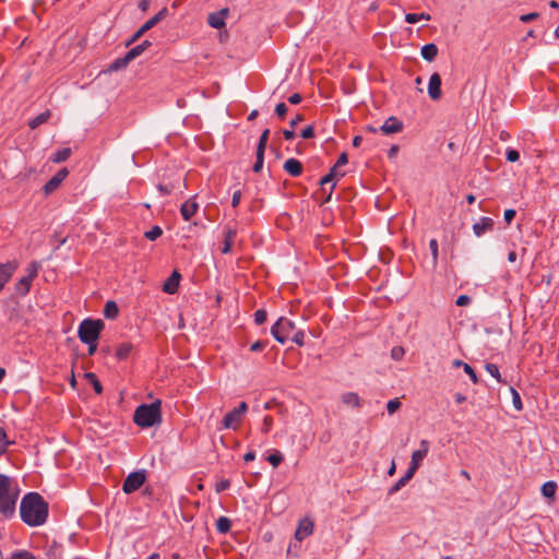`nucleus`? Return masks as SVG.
<instances>
[{
  "label": "nucleus",
  "mask_w": 559,
  "mask_h": 559,
  "mask_svg": "<svg viewBox=\"0 0 559 559\" xmlns=\"http://www.w3.org/2000/svg\"><path fill=\"white\" fill-rule=\"evenodd\" d=\"M160 405L162 402L159 400H156L151 404H142L138 406L133 415L134 423L142 428H148L160 424Z\"/></svg>",
  "instance_id": "7ed1b4c3"
},
{
  "label": "nucleus",
  "mask_w": 559,
  "mask_h": 559,
  "mask_svg": "<svg viewBox=\"0 0 559 559\" xmlns=\"http://www.w3.org/2000/svg\"><path fill=\"white\" fill-rule=\"evenodd\" d=\"M301 138L304 139H311L314 136V129L312 126H308L306 127L302 131H301Z\"/></svg>",
  "instance_id": "bf43d9fd"
},
{
  "label": "nucleus",
  "mask_w": 559,
  "mask_h": 559,
  "mask_svg": "<svg viewBox=\"0 0 559 559\" xmlns=\"http://www.w3.org/2000/svg\"><path fill=\"white\" fill-rule=\"evenodd\" d=\"M130 62H131V60L128 58L127 55H124L123 57L118 58L115 61H112L108 67V71L109 72L119 71L121 69H124Z\"/></svg>",
  "instance_id": "cd10ccee"
},
{
  "label": "nucleus",
  "mask_w": 559,
  "mask_h": 559,
  "mask_svg": "<svg viewBox=\"0 0 559 559\" xmlns=\"http://www.w3.org/2000/svg\"><path fill=\"white\" fill-rule=\"evenodd\" d=\"M283 167L293 177H298L302 173V164L296 158H288Z\"/></svg>",
  "instance_id": "aec40b11"
},
{
  "label": "nucleus",
  "mask_w": 559,
  "mask_h": 559,
  "mask_svg": "<svg viewBox=\"0 0 559 559\" xmlns=\"http://www.w3.org/2000/svg\"><path fill=\"white\" fill-rule=\"evenodd\" d=\"M40 267H41V265L39 262H37V261L31 262L26 269V271H27L26 276L34 280L35 277H37Z\"/></svg>",
  "instance_id": "c9c22d12"
},
{
  "label": "nucleus",
  "mask_w": 559,
  "mask_h": 559,
  "mask_svg": "<svg viewBox=\"0 0 559 559\" xmlns=\"http://www.w3.org/2000/svg\"><path fill=\"white\" fill-rule=\"evenodd\" d=\"M511 393L514 408L521 411L523 405L519 392L515 389L511 388Z\"/></svg>",
  "instance_id": "a18cd8bd"
},
{
  "label": "nucleus",
  "mask_w": 559,
  "mask_h": 559,
  "mask_svg": "<svg viewBox=\"0 0 559 559\" xmlns=\"http://www.w3.org/2000/svg\"><path fill=\"white\" fill-rule=\"evenodd\" d=\"M228 13L227 9H223L218 12L211 13L207 17V23L211 27L219 29L225 26V17Z\"/></svg>",
  "instance_id": "dca6fc26"
},
{
  "label": "nucleus",
  "mask_w": 559,
  "mask_h": 559,
  "mask_svg": "<svg viewBox=\"0 0 559 559\" xmlns=\"http://www.w3.org/2000/svg\"><path fill=\"white\" fill-rule=\"evenodd\" d=\"M415 472L409 467L404 476H402L390 489L389 495H393L397 492L402 487H404L414 476Z\"/></svg>",
  "instance_id": "5701e85b"
},
{
  "label": "nucleus",
  "mask_w": 559,
  "mask_h": 559,
  "mask_svg": "<svg viewBox=\"0 0 559 559\" xmlns=\"http://www.w3.org/2000/svg\"><path fill=\"white\" fill-rule=\"evenodd\" d=\"M266 460L273 467H277L284 460L283 454L278 450H274Z\"/></svg>",
  "instance_id": "f704fd0d"
},
{
  "label": "nucleus",
  "mask_w": 559,
  "mask_h": 559,
  "mask_svg": "<svg viewBox=\"0 0 559 559\" xmlns=\"http://www.w3.org/2000/svg\"><path fill=\"white\" fill-rule=\"evenodd\" d=\"M301 99H302V97H301V95H300V94H298V93H295V94H293V95H290V96L288 97V102H289L290 104H294V105L299 104V103L301 102Z\"/></svg>",
  "instance_id": "69168bd1"
},
{
  "label": "nucleus",
  "mask_w": 559,
  "mask_h": 559,
  "mask_svg": "<svg viewBox=\"0 0 559 559\" xmlns=\"http://www.w3.org/2000/svg\"><path fill=\"white\" fill-rule=\"evenodd\" d=\"M421 57L431 62L436 59L438 55V47L435 44H427L421 47Z\"/></svg>",
  "instance_id": "393cba45"
},
{
  "label": "nucleus",
  "mask_w": 559,
  "mask_h": 559,
  "mask_svg": "<svg viewBox=\"0 0 559 559\" xmlns=\"http://www.w3.org/2000/svg\"><path fill=\"white\" fill-rule=\"evenodd\" d=\"M342 402L345 405L359 408L361 406L360 397L355 392H347L341 396Z\"/></svg>",
  "instance_id": "b1692460"
},
{
  "label": "nucleus",
  "mask_w": 559,
  "mask_h": 559,
  "mask_svg": "<svg viewBox=\"0 0 559 559\" xmlns=\"http://www.w3.org/2000/svg\"><path fill=\"white\" fill-rule=\"evenodd\" d=\"M69 171L67 168L60 169L55 176H52L43 187V191L46 195H49L56 191L61 182L68 177Z\"/></svg>",
  "instance_id": "1a4fd4ad"
},
{
  "label": "nucleus",
  "mask_w": 559,
  "mask_h": 559,
  "mask_svg": "<svg viewBox=\"0 0 559 559\" xmlns=\"http://www.w3.org/2000/svg\"><path fill=\"white\" fill-rule=\"evenodd\" d=\"M404 348L401 347V346H396V347H393L392 350H391V357L395 360H400L402 359V357L404 356Z\"/></svg>",
  "instance_id": "603ef678"
},
{
  "label": "nucleus",
  "mask_w": 559,
  "mask_h": 559,
  "mask_svg": "<svg viewBox=\"0 0 559 559\" xmlns=\"http://www.w3.org/2000/svg\"><path fill=\"white\" fill-rule=\"evenodd\" d=\"M269 135H270V130L265 129L262 132L261 136H260L257 151L263 152V153L265 152V147H266V144H267Z\"/></svg>",
  "instance_id": "58836bf2"
},
{
  "label": "nucleus",
  "mask_w": 559,
  "mask_h": 559,
  "mask_svg": "<svg viewBox=\"0 0 559 559\" xmlns=\"http://www.w3.org/2000/svg\"><path fill=\"white\" fill-rule=\"evenodd\" d=\"M241 417L242 415H240L239 412L231 409L224 416L222 425L225 429H236L241 420Z\"/></svg>",
  "instance_id": "a211bd4d"
},
{
  "label": "nucleus",
  "mask_w": 559,
  "mask_h": 559,
  "mask_svg": "<svg viewBox=\"0 0 559 559\" xmlns=\"http://www.w3.org/2000/svg\"><path fill=\"white\" fill-rule=\"evenodd\" d=\"M485 369L489 374H491L493 378H496L498 382H502L501 374L499 372V368L497 365L486 364Z\"/></svg>",
  "instance_id": "ea45409f"
},
{
  "label": "nucleus",
  "mask_w": 559,
  "mask_h": 559,
  "mask_svg": "<svg viewBox=\"0 0 559 559\" xmlns=\"http://www.w3.org/2000/svg\"><path fill=\"white\" fill-rule=\"evenodd\" d=\"M181 275L178 271H174L163 285V290L167 294H175L178 290Z\"/></svg>",
  "instance_id": "6ab92c4d"
},
{
  "label": "nucleus",
  "mask_w": 559,
  "mask_h": 559,
  "mask_svg": "<svg viewBox=\"0 0 559 559\" xmlns=\"http://www.w3.org/2000/svg\"><path fill=\"white\" fill-rule=\"evenodd\" d=\"M103 329L104 322L102 320L85 319L79 325L78 335L82 343H95L98 341Z\"/></svg>",
  "instance_id": "20e7f679"
},
{
  "label": "nucleus",
  "mask_w": 559,
  "mask_h": 559,
  "mask_svg": "<svg viewBox=\"0 0 559 559\" xmlns=\"http://www.w3.org/2000/svg\"><path fill=\"white\" fill-rule=\"evenodd\" d=\"M338 168L340 167H336V165H334L331 168L330 173L320 179V186L322 187L323 191H324V186L328 185V183H331L330 192L323 199L322 203H326V202H329L331 200L332 192H333V190H334V188L336 186L335 179L336 178H342V177L345 176V173L344 171H340Z\"/></svg>",
  "instance_id": "6e6552de"
},
{
  "label": "nucleus",
  "mask_w": 559,
  "mask_h": 559,
  "mask_svg": "<svg viewBox=\"0 0 559 559\" xmlns=\"http://www.w3.org/2000/svg\"><path fill=\"white\" fill-rule=\"evenodd\" d=\"M230 486V481L228 479H222L215 485L216 492H222L226 489H228Z\"/></svg>",
  "instance_id": "5fc2aeb1"
},
{
  "label": "nucleus",
  "mask_w": 559,
  "mask_h": 559,
  "mask_svg": "<svg viewBox=\"0 0 559 559\" xmlns=\"http://www.w3.org/2000/svg\"><path fill=\"white\" fill-rule=\"evenodd\" d=\"M167 13V9H162L158 13H156L153 17L147 20L134 34L133 36L127 41V46L132 45L136 40H139L147 31L153 28L159 21H162Z\"/></svg>",
  "instance_id": "0eeeda50"
},
{
  "label": "nucleus",
  "mask_w": 559,
  "mask_h": 559,
  "mask_svg": "<svg viewBox=\"0 0 559 559\" xmlns=\"http://www.w3.org/2000/svg\"><path fill=\"white\" fill-rule=\"evenodd\" d=\"M266 320V311L263 310V309H259L254 312V322L258 324V325H261L265 322Z\"/></svg>",
  "instance_id": "09e8293b"
},
{
  "label": "nucleus",
  "mask_w": 559,
  "mask_h": 559,
  "mask_svg": "<svg viewBox=\"0 0 559 559\" xmlns=\"http://www.w3.org/2000/svg\"><path fill=\"white\" fill-rule=\"evenodd\" d=\"M429 248H430L431 255H432V263H433V265H437V263H438V255H439L437 239H431L429 241Z\"/></svg>",
  "instance_id": "a19ab883"
},
{
  "label": "nucleus",
  "mask_w": 559,
  "mask_h": 559,
  "mask_svg": "<svg viewBox=\"0 0 559 559\" xmlns=\"http://www.w3.org/2000/svg\"><path fill=\"white\" fill-rule=\"evenodd\" d=\"M428 94L433 100H437L441 97V78L438 73L431 74L429 79Z\"/></svg>",
  "instance_id": "ddd939ff"
},
{
  "label": "nucleus",
  "mask_w": 559,
  "mask_h": 559,
  "mask_svg": "<svg viewBox=\"0 0 559 559\" xmlns=\"http://www.w3.org/2000/svg\"><path fill=\"white\" fill-rule=\"evenodd\" d=\"M157 190L159 191V193L162 195H168L171 193V188H169L168 186H164V185H158Z\"/></svg>",
  "instance_id": "338daca9"
},
{
  "label": "nucleus",
  "mask_w": 559,
  "mask_h": 559,
  "mask_svg": "<svg viewBox=\"0 0 559 559\" xmlns=\"http://www.w3.org/2000/svg\"><path fill=\"white\" fill-rule=\"evenodd\" d=\"M515 210H512V209H508L504 211V221L507 224H510L512 222V219L515 217Z\"/></svg>",
  "instance_id": "680f3d73"
},
{
  "label": "nucleus",
  "mask_w": 559,
  "mask_h": 559,
  "mask_svg": "<svg viewBox=\"0 0 559 559\" xmlns=\"http://www.w3.org/2000/svg\"><path fill=\"white\" fill-rule=\"evenodd\" d=\"M428 451H429V442L427 440H421L420 449L414 451L412 454V461H411V465H409V468L412 471H414V472L417 471L421 461L426 457Z\"/></svg>",
  "instance_id": "f8f14e48"
},
{
  "label": "nucleus",
  "mask_w": 559,
  "mask_h": 559,
  "mask_svg": "<svg viewBox=\"0 0 559 559\" xmlns=\"http://www.w3.org/2000/svg\"><path fill=\"white\" fill-rule=\"evenodd\" d=\"M199 204L195 201V197L187 200L180 206V213L185 221H189L198 211Z\"/></svg>",
  "instance_id": "2eb2a0df"
},
{
  "label": "nucleus",
  "mask_w": 559,
  "mask_h": 559,
  "mask_svg": "<svg viewBox=\"0 0 559 559\" xmlns=\"http://www.w3.org/2000/svg\"><path fill=\"white\" fill-rule=\"evenodd\" d=\"M10 559H36L33 554L26 550L14 552Z\"/></svg>",
  "instance_id": "49530a36"
},
{
  "label": "nucleus",
  "mask_w": 559,
  "mask_h": 559,
  "mask_svg": "<svg viewBox=\"0 0 559 559\" xmlns=\"http://www.w3.org/2000/svg\"><path fill=\"white\" fill-rule=\"evenodd\" d=\"M493 228V219L490 217H481L473 225V231L477 237L483 236L486 231Z\"/></svg>",
  "instance_id": "f3484780"
},
{
  "label": "nucleus",
  "mask_w": 559,
  "mask_h": 559,
  "mask_svg": "<svg viewBox=\"0 0 559 559\" xmlns=\"http://www.w3.org/2000/svg\"><path fill=\"white\" fill-rule=\"evenodd\" d=\"M506 156H507V160L511 162V163L518 162L520 158L519 152L513 148H508L506 152Z\"/></svg>",
  "instance_id": "3c124183"
},
{
  "label": "nucleus",
  "mask_w": 559,
  "mask_h": 559,
  "mask_svg": "<svg viewBox=\"0 0 559 559\" xmlns=\"http://www.w3.org/2000/svg\"><path fill=\"white\" fill-rule=\"evenodd\" d=\"M557 485L555 481H547L542 486V493L544 497L552 499L555 498Z\"/></svg>",
  "instance_id": "473e14b6"
},
{
  "label": "nucleus",
  "mask_w": 559,
  "mask_h": 559,
  "mask_svg": "<svg viewBox=\"0 0 559 559\" xmlns=\"http://www.w3.org/2000/svg\"><path fill=\"white\" fill-rule=\"evenodd\" d=\"M295 330V323L282 317L272 325L271 334L278 343L284 344Z\"/></svg>",
  "instance_id": "39448f33"
},
{
  "label": "nucleus",
  "mask_w": 559,
  "mask_h": 559,
  "mask_svg": "<svg viewBox=\"0 0 559 559\" xmlns=\"http://www.w3.org/2000/svg\"><path fill=\"white\" fill-rule=\"evenodd\" d=\"M19 489L13 486L12 478L0 474V514L11 518L15 512Z\"/></svg>",
  "instance_id": "f03ea898"
},
{
  "label": "nucleus",
  "mask_w": 559,
  "mask_h": 559,
  "mask_svg": "<svg viewBox=\"0 0 559 559\" xmlns=\"http://www.w3.org/2000/svg\"><path fill=\"white\" fill-rule=\"evenodd\" d=\"M146 480V472L144 469L130 473L123 484L122 490L124 493H132L136 491Z\"/></svg>",
  "instance_id": "423d86ee"
},
{
  "label": "nucleus",
  "mask_w": 559,
  "mask_h": 559,
  "mask_svg": "<svg viewBox=\"0 0 559 559\" xmlns=\"http://www.w3.org/2000/svg\"><path fill=\"white\" fill-rule=\"evenodd\" d=\"M471 302V297H468L467 295H461L456 298V306L459 307H465L467 305H469Z\"/></svg>",
  "instance_id": "4d7b16f0"
},
{
  "label": "nucleus",
  "mask_w": 559,
  "mask_h": 559,
  "mask_svg": "<svg viewBox=\"0 0 559 559\" xmlns=\"http://www.w3.org/2000/svg\"><path fill=\"white\" fill-rule=\"evenodd\" d=\"M142 53H143V48L140 47L139 45H136L133 48H131L126 55L132 61L136 57L141 56Z\"/></svg>",
  "instance_id": "de8ad7c7"
},
{
  "label": "nucleus",
  "mask_w": 559,
  "mask_h": 559,
  "mask_svg": "<svg viewBox=\"0 0 559 559\" xmlns=\"http://www.w3.org/2000/svg\"><path fill=\"white\" fill-rule=\"evenodd\" d=\"M273 425V418L271 416H265L262 425V432L267 433Z\"/></svg>",
  "instance_id": "6e6d98bb"
},
{
  "label": "nucleus",
  "mask_w": 559,
  "mask_h": 559,
  "mask_svg": "<svg viewBox=\"0 0 559 559\" xmlns=\"http://www.w3.org/2000/svg\"><path fill=\"white\" fill-rule=\"evenodd\" d=\"M347 163H348L347 154H346V153H342V154L338 156V158H337V160H336L335 165H336V167H341V166L346 165Z\"/></svg>",
  "instance_id": "0e129e2a"
},
{
  "label": "nucleus",
  "mask_w": 559,
  "mask_h": 559,
  "mask_svg": "<svg viewBox=\"0 0 559 559\" xmlns=\"http://www.w3.org/2000/svg\"><path fill=\"white\" fill-rule=\"evenodd\" d=\"M380 130L384 134L397 133L403 130V122L401 120H399L396 117H390L381 126Z\"/></svg>",
  "instance_id": "4468645a"
},
{
  "label": "nucleus",
  "mask_w": 559,
  "mask_h": 559,
  "mask_svg": "<svg viewBox=\"0 0 559 559\" xmlns=\"http://www.w3.org/2000/svg\"><path fill=\"white\" fill-rule=\"evenodd\" d=\"M10 441L8 440L7 432L3 428L0 427V456L5 453Z\"/></svg>",
  "instance_id": "4c0bfd02"
},
{
  "label": "nucleus",
  "mask_w": 559,
  "mask_h": 559,
  "mask_svg": "<svg viewBox=\"0 0 559 559\" xmlns=\"http://www.w3.org/2000/svg\"><path fill=\"white\" fill-rule=\"evenodd\" d=\"M103 313H104L105 318H107V319H115L119 313L117 304L112 300H108L105 304Z\"/></svg>",
  "instance_id": "bb28decb"
},
{
  "label": "nucleus",
  "mask_w": 559,
  "mask_h": 559,
  "mask_svg": "<svg viewBox=\"0 0 559 559\" xmlns=\"http://www.w3.org/2000/svg\"><path fill=\"white\" fill-rule=\"evenodd\" d=\"M275 112L280 118H284V116L287 112V106L285 105V103L277 104L275 107Z\"/></svg>",
  "instance_id": "13d9d810"
},
{
  "label": "nucleus",
  "mask_w": 559,
  "mask_h": 559,
  "mask_svg": "<svg viewBox=\"0 0 559 559\" xmlns=\"http://www.w3.org/2000/svg\"><path fill=\"white\" fill-rule=\"evenodd\" d=\"M539 17V13L537 12H531V13H527V14H523L520 16V21L523 22V23H528V22H532L536 19Z\"/></svg>",
  "instance_id": "864d4df0"
},
{
  "label": "nucleus",
  "mask_w": 559,
  "mask_h": 559,
  "mask_svg": "<svg viewBox=\"0 0 559 559\" xmlns=\"http://www.w3.org/2000/svg\"><path fill=\"white\" fill-rule=\"evenodd\" d=\"M401 405L402 404L399 399L390 400L386 404V411L390 415H392L401 407Z\"/></svg>",
  "instance_id": "37998d69"
},
{
  "label": "nucleus",
  "mask_w": 559,
  "mask_h": 559,
  "mask_svg": "<svg viewBox=\"0 0 559 559\" xmlns=\"http://www.w3.org/2000/svg\"><path fill=\"white\" fill-rule=\"evenodd\" d=\"M17 261H8L0 264V292L3 289L5 284L11 280L14 272L17 270Z\"/></svg>",
  "instance_id": "9d476101"
},
{
  "label": "nucleus",
  "mask_w": 559,
  "mask_h": 559,
  "mask_svg": "<svg viewBox=\"0 0 559 559\" xmlns=\"http://www.w3.org/2000/svg\"><path fill=\"white\" fill-rule=\"evenodd\" d=\"M71 148L70 147H63L61 150H58L52 156L51 162L53 163H62L66 162L71 156Z\"/></svg>",
  "instance_id": "c756f323"
},
{
  "label": "nucleus",
  "mask_w": 559,
  "mask_h": 559,
  "mask_svg": "<svg viewBox=\"0 0 559 559\" xmlns=\"http://www.w3.org/2000/svg\"><path fill=\"white\" fill-rule=\"evenodd\" d=\"M163 234V230L159 226H153L150 230H147L144 236L146 239L154 241L159 238Z\"/></svg>",
  "instance_id": "e433bc0d"
},
{
  "label": "nucleus",
  "mask_w": 559,
  "mask_h": 559,
  "mask_svg": "<svg viewBox=\"0 0 559 559\" xmlns=\"http://www.w3.org/2000/svg\"><path fill=\"white\" fill-rule=\"evenodd\" d=\"M420 20L429 21L430 20V15L427 14V13H407L405 15V21L407 23H409V24L417 23Z\"/></svg>",
  "instance_id": "72a5a7b5"
},
{
  "label": "nucleus",
  "mask_w": 559,
  "mask_h": 559,
  "mask_svg": "<svg viewBox=\"0 0 559 559\" xmlns=\"http://www.w3.org/2000/svg\"><path fill=\"white\" fill-rule=\"evenodd\" d=\"M240 199H241L240 190L235 191L234 194H233V199H231L233 207H237L239 205Z\"/></svg>",
  "instance_id": "e2e57ef3"
},
{
  "label": "nucleus",
  "mask_w": 559,
  "mask_h": 559,
  "mask_svg": "<svg viewBox=\"0 0 559 559\" xmlns=\"http://www.w3.org/2000/svg\"><path fill=\"white\" fill-rule=\"evenodd\" d=\"M263 162H264V153L257 151L255 162L252 167L254 173H259L262 169Z\"/></svg>",
  "instance_id": "79ce46f5"
},
{
  "label": "nucleus",
  "mask_w": 559,
  "mask_h": 559,
  "mask_svg": "<svg viewBox=\"0 0 559 559\" xmlns=\"http://www.w3.org/2000/svg\"><path fill=\"white\" fill-rule=\"evenodd\" d=\"M289 338H292V341L297 345L302 346L305 333L300 330L294 331Z\"/></svg>",
  "instance_id": "c03bdc74"
},
{
  "label": "nucleus",
  "mask_w": 559,
  "mask_h": 559,
  "mask_svg": "<svg viewBox=\"0 0 559 559\" xmlns=\"http://www.w3.org/2000/svg\"><path fill=\"white\" fill-rule=\"evenodd\" d=\"M50 116H51V112L49 110H46V111L39 114L38 116H36L35 118L29 120V122H28L29 128L36 129L40 124L47 122L48 119L50 118Z\"/></svg>",
  "instance_id": "c85d7f7f"
},
{
  "label": "nucleus",
  "mask_w": 559,
  "mask_h": 559,
  "mask_svg": "<svg viewBox=\"0 0 559 559\" xmlns=\"http://www.w3.org/2000/svg\"><path fill=\"white\" fill-rule=\"evenodd\" d=\"M302 120V116L298 115L290 121V129L283 131V135L286 140H293L295 138V127Z\"/></svg>",
  "instance_id": "2f4dec72"
},
{
  "label": "nucleus",
  "mask_w": 559,
  "mask_h": 559,
  "mask_svg": "<svg viewBox=\"0 0 559 559\" xmlns=\"http://www.w3.org/2000/svg\"><path fill=\"white\" fill-rule=\"evenodd\" d=\"M231 521L226 516H219L216 521V530L221 534H226L230 531Z\"/></svg>",
  "instance_id": "7c9ffc66"
},
{
  "label": "nucleus",
  "mask_w": 559,
  "mask_h": 559,
  "mask_svg": "<svg viewBox=\"0 0 559 559\" xmlns=\"http://www.w3.org/2000/svg\"><path fill=\"white\" fill-rule=\"evenodd\" d=\"M236 236V229L233 227H226L224 230V243L221 249L222 253H229L231 250L233 241Z\"/></svg>",
  "instance_id": "412c9836"
},
{
  "label": "nucleus",
  "mask_w": 559,
  "mask_h": 559,
  "mask_svg": "<svg viewBox=\"0 0 559 559\" xmlns=\"http://www.w3.org/2000/svg\"><path fill=\"white\" fill-rule=\"evenodd\" d=\"M266 342L264 341H257L250 346L251 352H261L265 348Z\"/></svg>",
  "instance_id": "052dcab7"
},
{
  "label": "nucleus",
  "mask_w": 559,
  "mask_h": 559,
  "mask_svg": "<svg viewBox=\"0 0 559 559\" xmlns=\"http://www.w3.org/2000/svg\"><path fill=\"white\" fill-rule=\"evenodd\" d=\"M22 521L29 526L43 525L48 516V503L37 492L26 493L20 504Z\"/></svg>",
  "instance_id": "f257e3e1"
},
{
  "label": "nucleus",
  "mask_w": 559,
  "mask_h": 559,
  "mask_svg": "<svg viewBox=\"0 0 559 559\" xmlns=\"http://www.w3.org/2000/svg\"><path fill=\"white\" fill-rule=\"evenodd\" d=\"M33 280L28 276L21 277L15 283V292L20 296H25L29 293Z\"/></svg>",
  "instance_id": "4be33fe9"
},
{
  "label": "nucleus",
  "mask_w": 559,
  "mask_h": 559,
  "mask_svg": "<svg viewBox=\"0 0 559 559\" xmlns=\"http://www.w3.org/2000/svg\"><path fill=\"white\" fill-rule=\"evenodd\" d=\"M133 349V346L131 343H121L117 346V349H116V357L119 359V360H124L129 357V355L131 354Z\"/></svg>",
  "instance_id": "a878e982"
},
{
  "label": "nucleus",
  "mask_w": 559,
  "mask_h": 559,
  "mask_svg": "<svg viewBox=\"0 0 559 559\" xmlns=\"http://www.w3.org/2000/svg\"><path fill=\"white\" fill-rule=\"evenodd\" d=\"M313 530L314 523L312 520H310L309 518L301 519L295 532V538L298 542H301L306 537L310 536L313 533Z\"/></svg>",
  "instance_id": "9b49d317"
},
{
  "label": "nucleus",
  "mask_w": 559,
  "mask_h": 559,
  "mask_svg": "<svg viewBox=\"0 0 559 559\" xmlns=\"http://www.w3.org/2000/svg\"><path fill=\"white\" fill-rule=\"evenodd\" d=\"M234 409H236L237 412H239L240 415H245L246 412L248 411V405L246 402H241L237 407H235Z\"/></svg>",
  "instance_id": "774afa93"
},
{
  "label": "nucleus",
  "mask_w": 559,
  "mask_h": 559,
  "mask_svg": "<svg viewBox=\"0 0 559 559\" xmlns=\"http://www.w3.org/2000/svg\"><path fill=\"white\" fill-rule=\"evenodd\" d=\"M463 370L468 374L473 383H478V377L468 364H463Z\"/></svg>",
  "instance_id": "8fccbe9b"
}]
</instances>
